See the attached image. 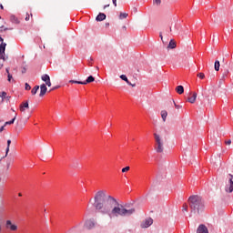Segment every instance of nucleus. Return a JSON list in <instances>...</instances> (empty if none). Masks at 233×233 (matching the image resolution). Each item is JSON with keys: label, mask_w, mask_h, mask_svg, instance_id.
Masks as SVG:
<instances>
[{"label": "nucleus", "mask_w": 233, "mask_h": 233, "mask_svg": "<svg viewBox=\"0 0 233 233\" xmlns=\"http://www.w3.org/2000/svg\"><path fill=\"white\" fill-rule=\"evenodd\" d=\"M94 207L96 210H99L100 214L108 216L110 219L115 218H129L136 214V208H127L119 204L117 199L110 195H106V191L99 190L94 197Z\"/></svg>", "instance_id": "f257e3e1"}, {"label": "nucleus", "mask_w": 233, "mask_h": 233, "mask_svg": "<svg viewBox=\"0 0 233 233\" xmlns=\"http://www.w3.org/2000/svg\"><path fill=\"white\" fill-rule=\"evenodd\" d=\"M189 207L191 208V214H201L205 210V203L203 198L198 195L190 196L188 198Z\"/></svg>", "instance_id": "f03ea898"}, {"label": "nucleus", "mask_w": 233, "mask_h": 233, "mask_svg": "<svg viewBox=\"0 0 233 233\" xmlns=\"http://www.w3.org/2000/svg\"><path fill=\"white\" fill-rule=\"evenodd\" d=\"M154 137L156 152L157 154H163V152L165 151V142L163 141V138L157 133L154 134Z\"/></svg>", "instance_id": "7ed1b4c3"}, {"label": "nucleus", "mask_w": 233, "mask_h": 233, "mask_svg": "<svg viewBox=\"0 0 233 233\" xmlns=\"http://www.w3.org/2000/svg\"><path fill=\"white\" fill-rule=\"evenodd\" d=\"M0 41H1V45H0V59H3L5 61V50H6V43H4L5 39H3V37L0 36Z\"/></svg>", "instance_id": "20e7f679"}, {"label": "nucleus", "mask_w": 233, "mask_h": 233, "mask_svg": "<svg viewBox=\"0 0 233 233\" xmlns=\"http://www.w3.org/2000/svg\"><path fill=\"white\" fill-rule=\"evenodd\" d=\"M232 179H233V175L229 174L228 185H227L225 187L226 192H229V194L233 192V180Z\"/></svg>", "instance_id": "39448f33"}, {"label": "nucleus", "mask_w": 233, "mask_h": 233, "mask_svg": "<svg viewBox=\"0 0 233 233\" xmlns=\"http://www.w3.org/2000/svg\"><path fill=\"white\" fill-rule=\"evenodd\" d=\"M154 223V220L150 218H146L142 223H141V228H148Z\"/></svg>", "instance_id": "423d86ee"}, {"label": "nucleus", "mask_w": 233, "mask_h": 233, "mask_svg": "<svg viewBox=\"0 0 233 233\" xmlns=\"http://www.w3.org/2000/svg\"><path fill=\"white\" fill-rule=\"evenodd\" d=\"M5 227L6 228H9V230H12L13 232H15V230H17V225L12 224V220H6Z\"/></svg>", "instance_id": "0eeeda50"}, {"label": "nucleus", "mask_w": 233, "mask_h": 233, "mask_svg": "<svg viewBox=\"0 0 233 233\" xmlns=\"http://www.w3.org/2000/svg\"><path fill=\"white\" fill-rule=\"evenodd\" d=\"M28 108H30V105L28 104V100L20 104V106H19L20 112H25V110H28Z\"/></svg>", "instance_id": "6e6552de"}, {"label": "nucleus", "mask_w": 233, "mask_h": 233, "mask_svg": "<svg viewBox=\"0 0 233 233\" xmlns=\"http://www.w3.org/2000/svg\"><path fill=\"white\" fill-rule=\"evenodd\" d=\"M197 233H208V228L205 224H200L197 228Z\"/></svg>", "instance_id": "1a4fd4ad"}, {"label": "nucleus", "mask_w": 233, "mask_h": 233, "mask_svg": "<svg viewBox=\"0 0 233 233\" xmlns=\"http://www.w3.org/2000/svg\"><path fill=\"white\" fill-rule=\"evenodd\" d=\"M41 79L46 83L47 86H52V82H50V76H48L47 74L43 75Z\"/></svg>", "instance_id": "9d476101"}, {"label": "nucleus", "mask_w": 233, "mask_h": 233, "mask_svg": "<svg viewBox=\"0 0 233 233\" xmlns=\"http://www.w3.org/2000/svg\"><path fill=\"white\" fill-rule=\"evenodd\" d=\"M85 227H86V228H87V230H90V229L94 228V227H96V223L94 222V220L89 219V220L86 221Z\"/></svg>", "instance_id": "9b49d317"}, {"label": "nucleus", "mask_w": 233, "mask_h": 233, "mask_svg": "<svg viewBox=\"0 0 233 233\" xmlns=\"http://www.w3.org/2000/svg\"><path fill=\"white\" fill-rule=\"evenodd\" d=\"M189 96H191L187 98V101L188 103H191L193 105V103H196V99H198V93L193 92V93H190Z\"/></svg>", "instance_id": "f8f14e48"}, {"label": "nucleus", "mask_w": 233, "mask_h": 233, "mask_svg": "<svg viewBox=\"0 0 233 233\" xmlns=\"http://www.w3.org/2000/svg\"><path fill=\"white\" fill-rule=\"evenodd\" d=\"M48 90V88L46 87V84H42L40 86V94L39 96L43 97L45 96V94H46V91Z\"/></svg>", "instance_id": "ddd939ff"}, {"label": "nucleus", "mask_w": 233, "mask_h": 233, "mask_svg": "<svg viewBox=\"0 0 233 233\" xmlns=\"http://www.w3.org/2000/svg\"><path fill=\"white\" fill-rule=\"evenodd\" d=\"M106 19V15L105 13H99L97 16L96 17V21H105Z\"/></svg>", "instance_id": "4468645a"}, {"label": "nucleus", "mask_w": 233, "mask_h": 233, "mask_svg": "<svg viewBox=\"0 0 233 233\" xmlns=\"http://www.w3.org/2000/svg\"><path fill=\"white\" fill-rule=\"evenodd\" d=\"M96 78L92 76H88L86 81H84L83 85H88V83H94Z\"/></svg>", "instance_id": "2eb2a0df"}, {"label": "nucleus", "mask_w": 233, "mask_h": 233, "mask_svg": "<svg viewBox=\"0 0 233 233\" xmlns=\"http://www.w3.org/2000/svg\"><path fill=\"white\" fill-rule=\"evenodd\" d=\"M176 92L181 96V94L185 93V87H183V86H178L176 87Z\"/></svg>", "instance_id": "dca6fc26"}, {"label": "nucleus", "mask_w": 233, "mask_h": 233, "mask_svg": "<svg viewBox=\"0 0 233 233\" xmlns=\"http://www.w3.org/2000/svg\"><path fill=\"white\" fill-rule=\"evenodd\" d=\"M10 21L15 23V25H19V19L15 15H11L10 16Z\"/></svg>", "instance_id": "f3484780"}, {"label": "nucleus", "mask_w": 233, "mask_h": 233, "mask_svg": "<svg viewBox=\"0 0 233 233\" xmlns=\"http://www.w3.org/2000/svg\"><path fill=\"white\" fill-rule=\"evenodd\" d=\"M167 116H168V112H167V110H162L161 111V117L163 119V121H167Z\"/></svg>", "instance_id": "a211bd4d"}, {"label": "nucleus", "mask_w": 233, "mask_h": 233, "mask_svg": "<svg viewBox=\"0 0 233 233\" xmlns=\"http://www.w3.org/2000/svg\"><path fill=\"white\" fill-rule=\"evenodd\" d=\"M167 48H171V49H174L176 48V41H174V39H171L168 46H167Z\"/></svg>", "instance_id": "6ab92c4d"}, {"label": "nucleus", "mask_w": 233, "mask_h": 233, "mask_svg": "<svg viewBox=\"0 0 233 233\" xmlns=\"http://www.w3.org/2000/svg\"><path fill=\"white\" fill-rule=\"evenodd\" d=\"M10 145H12V140L8 139L7 140V147L5 149V157L8 156V152H10Z\"/></svg>", "instance_id": "aec40b11"}, {"label": "nucleus", "mask_w": 233, "mask_h": 233, "mask_svg": "<svg viewBox=\"0 0 233 233\" xmlns=\"http://www.w3.org/2000/svg\"><path fill=\"white\" fill-rule=\"evenodd\" d=\"M214 66H215L216 72H219V66H221V65L219 64V61H218V60H216V61H215Z\"/></svg>", "instance_id": "412c9836"}, {"label": "nucleus", "mask_w": 233, "mask_h": 233, "mask_svg": "<svg viewBox=\"0 0 233 233\" xmlns=\"http://www.w3.org/2000/svg\"><path fill=\"white\" fill-rule=\"evenodd\" d=\"M38 90H39V86H35V87H33V89L31 90L32 96H35Z\"/></svg>", "instance_id": "4be33fe9"}, {"label": "nucleus", "mask_w": 233, "mask_h": 233, "mask_svg": "<svg viewBox=\"0 0 233 233\" xmlns=\"http://www.w3.org/2000/svg\"><path fill=\"white\" fill-rule=\"evenodd\" d=\"M16 117H17V115H15V117L11 121L5 122V127H6V125H14V123L15 122Z\"/></svg>", "instance_id": "5701e85b"}, {"label": "nucleus", "mask_w": 233, "mask_h": 233, "mask_svg": "<svg viewBox=\"0 0 233 233\" xmlns=\"http://www.w3.org/2000/svg\"><path fill=\"white\" fill-rule=\"evenodd\" d=\"M120 79H122V81H126V83L127 85H130V81L128 80V78L125 75H121Z\"/></svg>", "instance_id": "b1692460"}, {"label": "nucleus", "mask_w": 233, "mask_h": 233, "mask_svg": "<svg viewBox=\"0 0 233 233\" xmlns=\"http://www.w3.org/2000/svg\"><path fill=\"white\" fill-rule=\"evenodd\" d=\"M5 72L7 74V77H8L7 81L11 82L12 81V75L10 74V69L6 68Z\"/></svg>", "instance_id": "393cba45"}, {"label": "nucleus", "mask_w": 233, "mask_h": 233, "mask_svg": "<svg viewBox=\"0 0 233 233\" xmlns=\"http://www.w3.org/2000/svg\"><path fill=\"white\" fill-rule=\"evenodd\" d=\"M128 17V14L127 13H120L119 19H127Z\"/></svg>", "instance_id": "a878e982"}, {"label": "nucleus", "mask_w": 233, "mask_h": 233, "mask_svg": "<svg viewBox=\"0 0 233 233\" xmlns=\"http://www.w3.org/2000/svg\"><path fill=\"white\" fill-rule=\"evenodd\" d=\"M182 212H188V205L184 204L182 207Z\"/></svg>", "instance_id": "bb28decb"}, {"label": "nucleus", "mask_w": 233, "mask_h": 233, "mask_svg": "<svg viewBox=\"0 0 233 233\" xmlns=\"http://www.w3.org/2000/svg\"><path fill=\"white\" fill-rule=\"evenodd\" d=\"M69 83H75L76 85H83V83H85V82H82V81H76V80H70Z\"/></svg>", "instance_id": "cd10ccee"}, {"label": "nucleus", "mask_w": 233, "mask_h": 233, "mask_svg": "<svg viewBox=\"0 0 233 233\" xmlns=\"http://www.w3.org/2000/svg\"><path fill=\"white\" fill-rule=\"evenodd\" d=\"M0 97H2V101H5V98L6 97V92L3 91L2 93H0Z\"/></svg>", "instance_id": "c85d7f7f"}, {"label": "nucleus", "mask_w": 233, "mask_h": 233, "mask_svg": "<svg viewBox=\"0 0 233 233\" xmlns=\"http://www.w3.org/2000/svg\"><path fill=\"white\" fill-rule=\"evenodd\" d=\"M173 103H174L175 108H177V110H179V109L183 108V106L176 104L175 101H173Z\"/></svg>", "instance_id": "c756f323"}, {"label": "nucleus", "mask_w": 233, "mask_h": 233, "mask_svg": "<svg viewBox=\"0 0 233 233\" xmlns=\"http://www.w3.org/2000/svg\"><path fill=\"white\" fill-rule=\"evenodd\" d=\"M198 77H199V79H203L205 77V74L204 73H198Z\"/></svg>", "instance_id": "7c9ffc66"}, {"label": "nucleus", "mask_w": 233, "mask_h": 233, "mask_svg": "<svg viewBox=\"0 0 233 233\" xmlns=\"http://www.w3.org/2000/svg\"><path fill=\"white\" fill-rule=\"evenodd\" d=\"M4 24H5V20L0 16V28H3Z\"/></svg>", "instance_id": "2f4dec72"}, {"label": "nucleus", "mask_w": 233, "mask_h": 233, "mask_svg": "<svg viewBox=\"0 0 233 233\" xmlns=\"http://www.w3.org/2000/svg\"><path fill=\"white\" fill-rule=\"evenodd\" d=\"M128 170H130V167H126L122 168L123 173L128 172Z\"/></svg>", "instance_id": "473e14b6"}, {"label": "nucleus", "mask_w": 233, "mask_h": 233, "mask_svg": "<svg viewBox=\"0 0 233 233\" xmlns=\"http://www.w3.org/2000/svg\"><path fill=\"white\" fill-rule=\"evenodd\" d=\"M154 4L159 6V5H161V0H154Z\"/></svg>", "instance_id": "72a5a7b5"}, {"label": "nucleus", "mask_w": 233, "mask_h": 233, "mask_svg": "<svg viewBox=\"0 0 233 233\" xmlns=\"http://www.w3.org/2000/svg\"><path fill=\"white\" fill-rule=\"evenodd\" d=\"M25 90H30L32 88V86H30V85L28 83H25Z\"/></svg>", "instance_id": "f704fd0d"}, {"label": "nucleus", "mask_w": 233, "mask_h": 233, "mask_svg": "<svg viewBox=\"0 0 233 233\" xmlns=\"http://www.w3.org/2000/svg\"><path fill=\"white\" fill-rule=\"evenodd\" d=\"M25 19V21H30V15L28 13H26Z\"/></svg>", "instance_id": "c9c22d12"}, {"label": "nucleus", "mask_w": 233, "mask_h": 233, "mask_svg": "<svg viewBox=\"0 0 233 233\" xmlns=\"http://www.w3.org/2000/svg\"><path fill=\"white\" fill-rule=\"evenodd\" d=\"M114 6H117V0H112Z\"/></svg>", "instance_id": "e433bc0d"}, {"label": "nucleus", "mask_w": 233, "mask_h": 233, "mask_svg": "<svg viewBox=\"0 0 233 233\" xmlns=\"http://www.w3.org/2000/svg\"><path fill=\"white\" fill-rule=\"evenodd\" d=\"M226 145H232V140H230V139H229V140H227V141H226Z\"/></svg>", "instance_id": "4c0bfd02"}, {"label": "nucleus", "mask_w": 233, "mask_h": 233, "mask_svg": "<svg viewBox=\"0 0 233 233\" xmlns=\"http://www.w3.org/2000/svg\"><path fill=\"white\" fill-rule=\"evenodd\" d=\"M6 170H10V162L6 163Z\"/></svg>", "instance_id": "58836bf2"}, {"label": "nucleus", "mask_w": 233, "mask_h": 233, "mask_svg": "<svg viewBox=\"0 0 233 233\" xmlns=\"http://www.w3.org/2000/svg\"><path fill=\"white\" fill-rule=\"evenodd\" d=\"M5 125L4 126H2L1 127H0V132H3V130H5Z\"/></svg>", "instance_id": "ea45409f"}, {"label": "nucleus", "mask_w": 233, "mask_h": 233, "mask_svg": "<svg viewBox=\"0 0 233 233\" xmlns=\"http://www.w3.org/2000/svg\"><path fill=\"white\" fill-rule=\"evenodd\" d=\"M108 6H110V5H104V10H106V8H108Z\"/></svg>", "instance_id": "a19ab883"}, {"label": "nucleus", "mask_w": 233, "mask_h": 233, "mask_svg": "<svg viewBox=\"0 0 233 233\" xmlns=\"http://www.w3.org/2000/svg\"><path fill=\"white\" fill-rule=\"evenodd\" d=\"M22 74H26V69L25 67L22 70Z\"/></svg>", "instance_id": "79ce46f5"}, {"label": "nucleus", "mask_w": 233, "mask_h": 233, "mask_svg": "<svg viewBox=\"0 0 233 233\" xmlns=\"http://www.w3.org/2000/svg\"><path fill=\"white\" fill-rule=\"evenodd\" d=\"M127 85H129V86H133V87L136 86V84H132V83H130V82H129V84H127Z\"/></svg>", "instance_id": "37998d69"}, {"label": "nucleus", "mask_w": 233, "mask_h": 233, "mask_svg": "<svg viewBox=\"0 0 233 233\" xmlns=\"http://www.w3.org/2000/svg\"><path fill=\"white\" fill-rule=\"evenodd\" d=\"M159 37H160L161 41H163V34L160 33Z\"/></svg>", "instance_id": "c03bdc74"}, {"label": "nucleus", "mask_w": 233, "mask_h": 233, "mask_svg": "<svg viewBox=\"0 0 233 233\" xmlns=\"http://www.w3.org/2000/svg\"><path fill=\"white\" fill-rule=\"evenodd\" d=\"M0 8H1V10H4V6H3V5H0Z\"/></svg>", "instance_id": "a18cd8bd"}, {"label": "nucleus", "mask_w": 233, "mask_h": 233, "mask_svg": "<svg viewBox=\"0 0 233 233\" xmlns=\"http://www.w3.org/2000/svg\"><path fill=\"white\" fill-rule=\"evenodd\" d=\"M106 26H110V24H109V23H106Z\"/></svg>", "instance_id": "49530a36"}, {"label": "nucleus", "mask_w": 233, "mask_h": 233, "mask_svg": "<svg viewBox=\"0 0 233 233\" xmlns=\"http://www.w3.org/2000/svg\"><path fill=\"white\" fill-rule=\"evenodd\" d=\"M1 68H3V64L0 63V70H1Z\"/></svg>", "instance_id": "de8ad7c7"}, {"label": "nucleus", "mask_w": 233, "mask_h": 233, "mask_svg": "<svg viewBox=\"0 0 233 233\" xmlns=\"http://www.w3.org/2000/svg\"><path fill=\"white\" fill-rule=\"evenodd\" d=\"M123 29H124V30H127V26H126V25H124V26H123Z\"/></svg>", "instance_id": "09e8293b"}, {"label": "nucleus", "mask_w": 233, "mask_h": 233, "mask_svg": "<svg viewBox=\"0 0 233 233\" xmlns=\"http://www.w3.org/2000/svg\"><path fill=\"white\" fill-rule=\"evenodd\" d=\"M18 196H19V198H21L23 196V194L19 193Z\"/></svg>", "instance_id": "8fccbe9b"}, {"label": "nucleus", "mask_w": 233, "mask_h": 233, "mask_svg": "<svg viewBox=\"0 0 233 233\" xmlns=\"http://www.w3.org/2000/svg\"><path fill=\"white\" fill-rule=\"evenodd\" d=\"M11 110H12V112H15V110H14V108H12Z\"/></svg>", "instance_id": "3c124183"}, {"label": "nucleus", "mask_w": 233, "mask_h": 233, "mask_svg": "<svg viewBox=\"0 0 233 233\" xmlns=\"http://www.w3.org/2000/svg\"><path fill=\"white\" fill-rule=\"evenodd\" d=\"M170 32H172V27L169 28Z\"/></svg>", "instance_id": "603ef678"}, {"label": "nucleus", "mask_w": 233, "mask_h": 233, "mask_svg": "<svg viewBox=\"0 0 233 233\" xmlns=\"http://www.w3.org/2000/svg\"><path fill=\"white\" fill-rule=\"evenodd\" d=\"M4 30L6 31V30H8V28H5Z\"/></svg>", "instance_id": "864d4df0"}, {"label": "nucleus", "mask_w": 233, "mask_h": 233, "mask_svg": "<svg viewBox=\"0 0 233 233\" xmlns=\"http://www.w3.org/2000/svg\"><path fill=\"white\" fill-rule=\"evenodd\" d=\"M225 76H227V73H226V75H223V77H225Z\"/></svg>", "instance_id": "5fc2aeb1"}, {"label": "nucleus", "mask_w": 233, "mask_h": 233, "mask_svg": "<svg viewBox=\"0 0 233 233\" xmlns=\"http://www.w3.org/2000/svg\"><path fill=\"white\" fill-rule=\"evenodd\" d=\"M0 232H1V226H0Z\"/></svg>", "instance_id": "6e6d98bb"}, {"label": "nucleus", "mask_w": 233, "mask_h": 233, "mask_svg": "<svg viewBox=\"0 0 233 233\" xmlns=\"http://www.w3.org/2000/svg\"><path fill=\"white\" fill-rule=\"evenodd\" d=\"M0 97H1V95H0Z\"/></svg>", "instance_id": "4d7b16f0"}]
</instances>
